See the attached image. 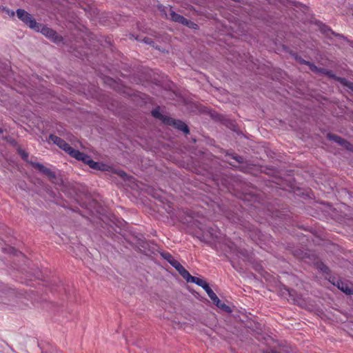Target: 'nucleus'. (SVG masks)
I'll list each match as a JSON object with an SVG mask.
<instances>
[{
  "label": "nucleus",
  "instance_id": "obj_1",
  "mask_svg": "<svg viewBox=\"0 0 353 353\" xmlns=\"http://www.w3.org/2000/svg\"><path fill=\"white\" fill-rule=\"evenodd\" d=\"M134 245L137 250L147 256L150 254L155 255L158 250L157 245L156 244L153 243H149L144 239H137Z\"/></svg>",
  "mask_w": 353,
  "mask_h": 353
},
{
  "label": "nucleus",
  "instance_id": "obj_2",
  "mask_svg": "<svg viewBox=\"0 0 353 353\" xmlns=\"http://www.w3.org/2000/svg\"><path fill=\"white\" fill-rule=\"evenodd\" d=\"M17 15L18 18L21 20L24 23L28 25L30 28L35 30H39L41 24L37 23L32 15L23 9L17 10Z\"/></svg>",
  "mask_w": 353,
  "mask_h": 353
},
{
  "label": "nucleus",
  "instance_id": "obj_3",
  "mask_svg": "<svg viewBox=\"0 0 353 353\" xmlns=\"http://www.w3.org/2000/svg\"><path fill=\"white\" fill-rule=\"evenodd\" d=\"M170 14V19L174 22L179 23L181 24H183L188 28H196L197 27V25L194 23L193 21H191L183 16L176 13L173 10L172 8H170L169 10Z\"/></svg>",
  "mask_w": 353,
  "mask_h": 353
},
{
  "label": "nucleus",
  "instance_id": "obj_4",
  "mask_svg": "<svg viewBox=\"0 0 353 353\" xmlns=\"http://www.w3.org/2000/svg\"><path fill=\"white\" fill-rule=\"evenodd\" d=\"M329 281L336 286L340 290L347 295L353 294V284L345 283L340 280H336L334 277H330Z\"/></svg>",
  "mask_w": 353,
  "mask_h": 353
},
{
  "label": "nucleus",
  "instance_id": "obj_5",
  "mask_svg": "<svg viewBox=\"0 0 353 353\" xmlns=\"http://www.w3.org/2000/svg\"><path fill=\"white\" fill-rule=\"evenodd\" d=\"M37 31L41 32L43 35L52 39V41L55 43H59L63 40L61 36L59 35L56 31L47 27L46 26L41 24L39 30Z\"/></svg>",
  "mask_w": 353,
  "mask_h": 353
},
{
  "label": "nucleus",
  "instance_id": "obj_6",
  "mask_svg": "<svg viewBox=\"0 0 353 353\" xmlns=\"http://www.w3.org/2000/svg\"><path fill=\"white\" fill-rule=\"evenodd\" d=\"M49 141L53 142L54 144H56L57 146H59L61 149L64 150L68 154L72 149V147L68 143H66L63 139L56 135L50 134L49 136Z\"/></svg>",
  "mask_w": 353,
  "mask_h": 353
},
{
  "label": "nucleus",
  "instance_id": "obj_7",
  "mask_svg": "<svg viewBox=\"0 0 353 353\" xmlns=\"http://www.w3.org/2000/svg\"><path fill=\"white\" fill-rule=\"evenodd\" d=\"M168 125L173 126L176 129L183 132L185 134H188L190 130L188 126L181 120H176L170 117V119H167Z\"/></svg>",
  "mask_w": 353,
  "mask_h": 353
},
{
  "label": "nucleus",
  "instance_id": "obj_8",
  "mask_svg": "<svg viewBox=\"0 0 353 353\" xmlns=\"http://www.w3.org/2000/svg\"><path fill=\"white\" fill-rule=\"evenodd\" d=\"M325 76L339 82L343 85L353 91V82L348 81L345 78L336 76L332 70H327Z\"/></svg>",
  "mask_w": 353,
  "mask_h": 353
},
{
  "label": "nucleus",
  "instance_id": "obj_9",
  "mask_svg": "<svg viewBox=\"0 0 353 353\" xmlns=\"http://www.w3.org/2000/svg\"><path fill=\"white\" fill-rule=\"evenodd\" d=\"M31 165L40 172L47 176L50 179L52 180L56 178L55 173L52 172L50 168L44 166L43 164L40 163L32 162Z\"/></svg>",
  "mask_w": 353,
  "mask_h": 353
},
{
  "label": "nucleus",
  "instance_id": "obj_10",
  "mask_svg": "<svg viewBox=\"0 0 353 353\" xmlns=\"http://www.w3.org/2000/svg\"><path fill=\"white\" fill-rule=\"evenodd\" d=\"M157 256L159 255V256L163 259L165 262L169 263L170 265H181L180 262L177 261L174 259L172 255L167 252L159 251L157 250V253L155 254Z\"/></svg>",
  "mask_w": 353,
  "mask_h": 353
},
{
  "label": "nucleus",
  "instance_id": "obj_11",
  "mask_svg": "<svg viewBox=\"0 0 353 353\" xmlns=\"http://www.w3.org/2000/svg\"><path fill=\"white\" fill-rule=\"evenodd\" d=\"M203 241L206 242H212L214 241L218 238V235L216 234V231L210 228L203 232Z\"/></svg>",
  "mask_w": 353,
  "mask_h": 353
},
{
  "label": "nucleus",
  "instance_id": "obj_12",
  "mask_svg": "<svg viewBox=\"0 0 353 353\" xmlns=\"http://www.w3.org/2000/svg\"><path fill=\"white\" fill-rule=\"evenodd\" d=\"M320 30L324 33L327 37H330V34H332L338 38L345 39L346 38L341 34L334 32L327 26L322 24L320 26Z\"/></svg>",
  "mask_w": 353,
  "mask_h": 353
},
{
  "label": "nucleus",
  "instance_id": "obj_13",
  "mask_svg": "<svg viewBox=\"0 0 353 353\" xmlns=\"http://www.w3.org/2000/svg\"><path fill=\"white\" fill-rule=\"evenodd\" d=\"M180 274L183 276L184 279L186 280L187 282L190 283L192 280L193 276H192L188 271H187L184 266H174Z\"/></svg>",
  "mask_w": 353,
  "mask_h": 353
},
{
  "label": "nucleus",
  "instance_id": "obj_14",
  "mask_svg": "<svg viewBox=\"0 0 353 353\" xmlns=\"http://www.w3.org/2000/svg\"><path fill=\"white\" fill-rule=\"evenodd\" d=\"M152 115L154 118L161 120L165 124H167V119H170V117L162 114L159 112V108L152 111Z\"/></svg>",
  "mask_w": 353,
  "mask_h": 353
},
{
  "label": "nucleus",
  "instance_id": "obj_15",
  "mask_svg": "<svg viewBox=\"0 0 353 353\" xmlns=\"http://www.w3.org/2000/svg\"><path fill=\"white\" fill-rule=\"evenodd\" d=\"M327 138L330 140H332L334 142L339 143L340 145L343 146L344 145L346 140L336 134L329 133L327 134Z\"/></svg>",
  "mask_w": 353,
  "mask_h": 353
},
{
  "label": "nucleus",
  "instance_id": "obj_16",
  "mask_svg": "<svg viewBox=\"0 0 353 353\" xmlns=\"http://www.w3.org/2000/svg\"><path fill=\"white\" fill-rule=\"evenodd\" d=\"M203 289L208 294L210 299L212 301V302H219L218 296L214 292V291L210 288L209 285H205V287Z\"/></svg>",
  "mask_w": 353,
  "mask_h": 353
},
{
  "label": "nucleus",
  "instance_id": "obj_17",
  "mask_svg": "<svg viewBox=\"0 0 353 353\" xmlns=\"http://www.w3.org/2000/svg\"><path fill=\"white\" fill-rule=\"evenodd\" d=\"M68 154H70L72 157H74L78 161H81L83 159V157H84L85 153L80 152L79 150H75L72 148Z\"/></svg>",
  "mask_w": 353,
  "mask_h": 353
},
{
  "label": "nucleus",
  "instance_id": "obj_18",
  "mask_svg": "<svg viewBox=\"0 0 353 353\" xmlns=\"http://www.w3.org/2000/svg\"><path fill=\"white\" fill-rule=\"evenodd\" d=\"M190 283H196L203 288H204L205 285H208L205 280L196 276H193Z\"/></svg>",
  "mask_w": 353,
  "mask_h": 353
},
{
  "label": "nucleus",
  "instance_id": "obj_19",
  "mask_svg": "<svg viewBox=\"0 0 353 353\" xmlns=\"http://www.w3.org/2000/svg\"><path fill=\"white\" fill-rule=\"evenodd\" d=\"M310 70L314 73L324 74V75H325V72L327 70V69H325V68L317 67L314 63L310 65Z\"/></svg>",
  "mask_w": 353,
  "mask_h": 353
},
{
  "label": "nucleus",
  "instance_id": "obj_20",
  "mask_svg": "<svg viewBox=\"0 0 353 353\" xmlns=\"http://www.w3.org/2000/svg\"><path fill=\"white\" fill-rule=\"evenodd\" d=\"M90 168L94 169V170H104L103 167L105 166L103 164H101V163H97V162H95L94 161H90Z\"/></svg>",
  "mask_w": 353,
  "mask_h": 353
},
{
  "label": "nucleus",
  "instance_id": "obj_21",
  "mask_svg": "<svg viewBox=\"0 0 353 353\" xmlns=\"http://www.w3.org/2000/svg\"><path fill=\"white\" fill-rule=\"evenodd\" d=\"M220 309H222L225 312H231L230 307L228 306L224 303H222L220 299H219V302H213Z\"/></svg>",
  "mask_w": 353,
  "mask_h": 353
},
{
  "label": "nucleus",
  "instance_id": "obj_22",
  "mask_svg": "<svg viewBox=\"0 0 353 353\" xmlns=\"http://www.w3.org/2000/svg\"><path fill=\"white\" fill-rule=\"evenodd\" d=\"M296 60H297L300 63L307 65L310 68V65L313 64V63L307 61L302 59L301 57H296Z\"/></svg>",
  "mask_w": 353,
  "mask_h": 353
},
{
  "label": "nucleus",
  "instance_id": "obj_23",
  "mask_svg": "<svg viewBox=\"0 0 353 353\" xmlns=\"http://www.w3.org/2000/svg\"><path fill=\"white\" fill-rule=\"evenodd\" d=\"M113 172L117 174V175H119V176L123 178V179H125V177L127 176L126 173L123 170H114Z\"/></svg>",
  "mask_w": 353,
  "mask_h": 353
},
{
  "label": "nucleus",
  "instance_id": "obj_24",
  "mask_svg": "<svg viewBox=\"0 0 353 353\" xmlns=\"http://www.w3.org/2000/svg\"><path fill=\"white\" fill-rule=\"evenodd\" d=\"M141 41H142L143 42H144L146 44H148L152 47H154V43L151 38L144 37L143 39H141Z\"/></svg>",
  "mask_w": 353,
  "mask_h": 353
},
{
  "label": "nucleus",
  "instance_id": "obj_25",
  "mask_svg": "<svg viewBox=\"0 0 353 353\" xmlns=\"http://www.w3.org/2000/svg\"><path fill=\"white\" fill-rule=\"evenodd\" d=\"M92 161L93 160L91 159V157L86 154H85L84 157H83V159L81 160V161H83L84 163L88 165L90 164V161Z\"/></svg>",
  "mask_w": 353,
  "mask_h": 353
},
{
  "label": "nucleus",
  "instance_id": "obj_26",
  "mask_svg": "<svg viewBox=\"0 0 353 353\" xmlns=\"http://www.w3.org/2000/svg\"><path fill=\"white\" fill-rule=\"evenodd\" d=\"M343 147L347 150L353 152V145L346 140Z\"/></svg>",
  "mask_w": 353,
  "mask_h": 353
},
{
  "label": "nucleus",
  "instance_id": "obj_27",
  "mask_svg": "<svg viewBox=\"0 0 353 353\" xmlns=\"http://www.w3.org/2000/svg\"><path fill=\"white\" fill-rule=\"evenodd\" d=\"M230 157L233 159L236 160L238 163H241L243 162V158L242 157H241V156H235V155L232 154V155H230Z\"/></svg>",
  "mask_w": 353,
  "mask_h": 353
},
{
  "label": "nucleus",
  "instance_id": "obj_28",
  "mask_svg": "<svg viewBox=\"0 0 353 353\" xmlns=\"http://www.w3.org/2000/svg\"><path fill=\"white\" fill-rule=\"evenodd\" d=\"M228 246L230 251H232V252L237 251L236 247L233 243L229 242V244L228 245Z\"/></svg>",
  "mask_w": 353,
  "mask_h": 353
},
{
  "label": "nucleus",
  "instance_id": "obj_29",
  "mask_svg": "<svg viewBox=\"0 0 353 353\" xmlns=\"http://www.w3.org/2000/svg\"><path fill=\"white\" fill-rule=\"evenodd\" d=\"M10 250L13 252L14 255H16V256H21L22 257H24L23 254L21 252L17 251L13 248H10Z\"/></svg>",
  "mask_w": 353,
  "mask_h": 353
},
{
  "label": "nucleus",
  "instance_id": "obj_30",
  "mask_svg": "<svg viewBox=\"0 0 353 353\" xmlns=\"http://www.w3.org/2000/svg\"><path fill=\"white\" fill-rule=\"evenodd\" d=\"M284 290L288 293V294L290 296H293V292L294 291L293 290H290L289 288H284Z\"/></svg>",
  "mask_w": 353,
  "mask_h": 353
},
{
  "label": "nucleus",
  "instance_id": "obj_31",
  "mask_svg": "<svg viewBox=\"0 0 353 353\" xmlns=\"http://www.w3.org/2000/svg\"><path fill=\"white\" fill-rule=\"evenodd\" d=\"M6 12L11 17H14V12L12 11V10H6Z\"/></svg>",
  "mask_w": 353,
  "mask_h": 353
},
{
  "label": "nucleus",
  "instance_id": "obj_32",
  "mask_svg": "<svg viewBox=\"0 0 353 353\" xmlns=\"http://www.w3.org/2000/svg\"><path fill=\"white\" fill-rule=\"evenodd\" d=\"M327 269H328L327 266H323V268H321V270L323 272H326Z\"/></svg>",
  "mask_w": 353,
  "mask_h": 353
},
{
  "label": "nucleus",
  "instance_id": "obj_33",
  "mask_svg": "<svg viewBox=\"0 0 353 353\" xmlns=\"http://www.w3.org/2000/svg\"><path fill=\"white\" fill-rule=\"evenodd\" d=\"M314 265H324V264L322 262H321V263H319V262H316Z\"/></svg>",
  "mask_w": 353,
  "mask_h": 353
},
{
  "label": "nucleus",
  "instance_id": "obj_34",
  "mask_svg": "<svg viewBox=\"0 0 353 353\" xmlns=\"http://www.w3.org/2000/svg\"><path fill=\"white\" fill-rule=\"evenodd\" d=\"M4 130L3 128H0V134H2Z\"/></svg>",
  "mask_w": 353,
  "mask_h": 353
},
{
  "label": "nucleus",
  "instance_id": "obj_35",
  "mask_svg": "<svg viewBox=\"0 0 353 353\" xmlns=\"http://www.w3.org/2000/svg\"><path fill=\"white\" fill-rule=\"evenodd\" d=\"M27 156H28L27 154H23V156H22V157H23V158H24L25 157H26Z\"/></svg>",
  "mask_w": 353,
  "mask_h": 353
},
{
  "label": "nucleus",
  "instance_id": "obj_36",
  "mask_svg": "<svg viewBox=\"0 0 353 353\" xmlns=\"http://www.w3.org/2000/svg\"><path fill=\"white\" fill-rule=\"evenodd\" d=\"M264 353H276L275 352H264Z\"/></svg>",
  "mask_w": 353,
  "mask_h": 353
}]
</instances>
